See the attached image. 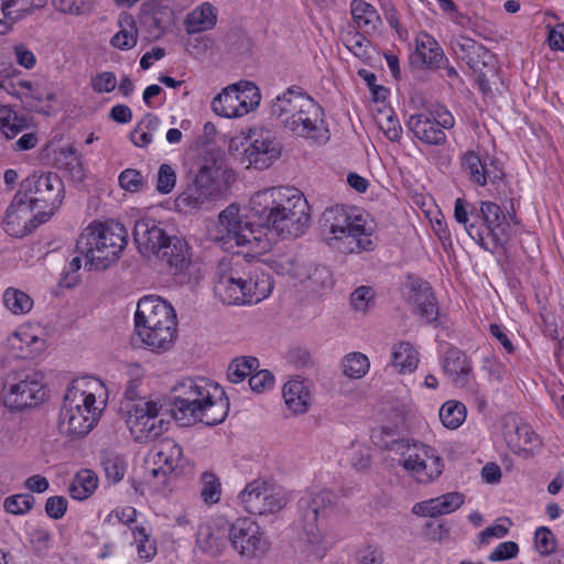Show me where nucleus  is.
<instances>
[{
    "label": "nucleus",
    "instance_id": "1",
    "mask_svg": "<svg viewBox=\"0 0 564 564\" xmlns=\"http://www.w3.org/2000/svg\"><path fill=\"white\" fill-rule=\"evenodd\" d=\"M308 203L294 187H271L253 194L249 213L240 214V207L230 204L218 215L217 236L225 248L246 246L261 239L265 229L283 239L296 238L308 226Z\"/></svg>",
    "mask_w": 564,
    "mask_h": 564
},
{
    "label": "nucleus",
    "instance_id": "2",
    "mask_svg": "<svg viewBox=\"0 0 564 564\" xmlns=\"http://www.w3.org/2000/svg\"><path fill=\"white\" fill-rule=\"evenodd\" d=\"M272 289L271 276L259 260L220 262L215 273V294L227 305L259 303Z\"/></svg>",
    "mask_w": 564,
    "mask_h": 564
},
{
    "label": "nucleus",
    "instance_id": "3",
    "mask_svg": "<svg viewBox=\"0 0 564 564\" xmlns=\"http://www.w3.org/2000/svg\"><path fill=\"white\" fill-rule=\"evenodd\" d=\"M454 217L464 225L468 236L481 248L495 252L510 237L511 226L502 208L494 202H480V207L470 206L464 198H457Z\"/></svg>",
    "mask_w": 564,
    "mask_h": 564
},
{
    "label": "nucleus",
    "instance_id": "4",
    "mask_svg": "<svg viewBox=\"0 0 564 564\" xmlns=\"http://www.w3.org/2000/svg\"><path fill=\"white\" fill-rule=\"evenodd\" d=\"M127 243L128 231L120 223H94L80 234L76 250L89 270H105L118 261Z\"/></svg>",
    "mask_w": 564,
    "mask_h": 564
},
{
    "label": "nucleus",
    "instance_id": "5",
    "mask_svg": "<svg viewBox=\"0 0 564 564\" xmlns=\"http://www.w3.org/2000/svg\"><path fill=\"white\" fill-rule=\"evenodd\" d=\"M321 224L333 235L332 239L341 241L347 253L371 251L376 247L371 228L366 227L362 215L354 208L333 206L322 214Z\"/></svg>",
    "mask_w": 564,
    "mask_h": 564
},
{
    "label": "nucleus",
    "instance_id": "6",
    "mask_svg": "<svg viewBox=\"0 0 564 564\" xmlns=\"http://www.w3.org/2000/svg\"><path fill=\"white\" fill-rule=\"evenodd\" d=\"M18 193L37 210L40 221H48L64 199V183L53 172H34L20 183Z\"/></svg>",
    "mask_w": 564,
    "mask_h": 564
},
{
    "label": "nucleus",
    "instance_id": "7",
    "mask_svg": "<svg viewBox=\"0 0 564 564\" xmlns=\"http://www.w3.org/2000/svg\"><path fill=\"white\" fill-rule=\"evenodd\" d=\"M383 447L399 455V465L413 473L421 482L432 481L443 471L442 458L423 443L398 438L386 442Z\"/></svg>",
    "mask_w": 564,
    "mask_h": 564
},
{
    "label": "nucleus",
    "instance_id": "8",
    "mask_svg": "<svg viewBox=\"0 0 564 564\" xmlns=\"http://www.w3.org/2000/svg\"><path fill=\"white\" fill-rule=\"evenodd\" d=\"M230 173L215 161L199 167L194 184L176 199L178 207L200 208L209 197L221 195L228 187Z\"/></svg>",
    "mask_w": 564,
    "mask_h": 564
},
{
    "label": "nucleus",
    "instance_id": "9",
    "mask_svg": "<svg viewBox=\"0 0 564 564\" xmlns=\"http://www.w3.org/2000/svg\"><path fill=\"white\" fill-rule=\"evenodd\" d=\"M334 495L328 490L305 491L297 500V524L303 531L301 539L318 545L322 533L318 521L328 516L334 507Z\"/></svg>",
    "mask_w": 564,
    "mask_h": 564
},
{
    "label": "nucleus",
    "instance_id": "10",
    "mask_svg": "<svg viewBox=\"0 0 564 564\" xmlns=\"http://www.w3.org/2000/svg\"><path fill=\"white\" fill-rule=\"evenodd\" d=\"M454 51L474 73L482 94L491 91V84L498 79V61L496 55L475 40L460 36L455 43Z\"/></svg>",
    "mask_w": 564,
    "mask_h": 564
},
{
    "label": "nucleus",
    "instance_id": "11",
    "mask_svg": "<svg viewBox=\"0 0 564 564\" xmlns=\"http://www.w3.org/2000/svg\"><path fill=\"white\" fill-rule=\"evenodd\" d=\"M44 376L40 371H22L13 376V381L4 384L3 404L10 411L33 408L45 401L47 391L43 383Z\"/></svg>",
    "mask_w": 564,
    "mask_h": 564
},
{
    "label": "nucleus",
    "instance_id": "12",
    "mask_svg": "<svg viewBox=\"0 0 564 564\" xmlns=\"http://www.w3.org/2000/svg\"><path fill=\"white\" fill-rule=\"evenodd\" d=\"M210 390L217 392L219 386L205 378H186L180 381L172 389V412L175 420L183 425H189L200 403L208 400Z\"/></svg>",
    "mask_w": 564,
    "mask_h": 564
},
{
    "label": "nucleus",
    "instance_id": "13",
    "mask_svg": "<svg viewBox=\"0 0 564 564\" xmlns=\"http://www.w3.org/2000/svg\"><path fill=\"white\" fill-rule=\"evenodd\" d=\"M127 424L139 443L158 438L165 430L163 419H159L162 405L153 400L139 399L135 403H126Z\"/></svg>",
    "mask_w": 564,
    "mask_h": 564
},
{
    "label": "nucleus",
    "instance_id": "14",
    "mask_svg": "<svg viewBox=\"0 0 564 564\" xmlns=\"http://www.w3.org/2000/svg\"><path fill=\"white\" fill-rule=\"evenodd\" d=\"M261 95L251 82H239L224 88L212 101L213 111L224 118L241 117L259 106Z\"/></svg>",
    "mask_w": 564,
    "mask_h": 564
},
{
    "label": "nucleus",
    "instance_id": "15",
    "mask_svg": "<svg viewBox=\"0 0 564 564\" xmlns=\"http://www.w3.org/2000/svg\"><path fill=\"white\" fill-rule=\"evenodd\" d=\"M228 543L245 558H253L268 550L267 540L259 524L250 518L228 522Z\"/></svg>",
    "mask_w": 564,
    "mask_h": 564
},
{
    "label": "nucleus",
    "instance_id": "16",
    "mask_svg": "<svg viewBox=\"0 0 564 564\" xmlns=\"http://www.w3.org/2000/svg\"><path fill=\"white\" fill-rule=\"evenodd\" d=\"M247 141L249 144L245 149V156L249 166L264 170L281 156L282 145L274 132L269 129H250Z\"/></svg>",
    "mask_w": 564,
    "mask_h": 564
},
{
    "label": "nucleus",
    "instance_id": "17",
    "mask_svg": "<svg viewBox=\"0 0 564 564\" xmlns=\"http://www.w3.org/2000/svg\"><path fill=\"white\" fill-rule=\"evenodd\" d=\"M239 499L247 512L259 516L275 513L286 505V499L280 491L260 479L248 484Z\"/></svg>",
    "mask_w": 564,
    "mask_h": 564
},
{
    "label": "nucleus",
    "instance_id": "18",
    "mask_svg": "<svg viewBox=\"0 0 564 564\" xmlns=\"http://www.w3.org/2000/svg\"><path fill=\"white\" fill-rule=\"evenodd\" d=\"M45 223L40 221L37 210L17 192L3 218L6 232L12 237L22 238Z\"/></svg>",
    "mask_w": 564,
    "mask_h": 564
},
{
    "label": "nucleus",
    "instance_id": "19",
    "mask_svg": "<svg viewBox=\"0 0 564 564\" xmlns=\"http://www.w3.org/2000/svg\"><path fill=\"white\" fill-rule=\"evenodd\" d=\"M405 300L412 311L425 323L432 324L438 318V305L431 284L420 278L408 276Z\"/></svg>",
    "mask_w": 564,
    "mask_h": 564
},
{
    "label": "nucleus",
    "instance_id": "20",
    "mask_svg": "<svg viewBox=\"0 0 564 564\" xmlns=\"http://www.w3.org/2000/svg\"><path fill=\"white\" fill-rule=\"evenodd\" d=\"M301 110L304 115H313L316 110V101L300 86L289 87L271 105V115L283 126L284 120H291Z\"/></svg>",
    "mask_w": 564,
    "mask_h": 564
},
{
    "label": "nucleus",
    "instance_id": "21",
    "mask_svg": "<svg viewBox=\"0 0 564 564\" xmlns=\"http://www.w3.org/2000/svg\"><path fill=\"white\" fill-rule=\"evenodd\" d=\"M195 542L202 553L210 557L220 556L228 543V521L216 519L200 524L196 532Z\"/></svg>",
    "mask_w": 564,
    "mask_h": 564
},
{
    "label": "nucleus",
    "instance_id": "22",
    "mask_svg": "<svg viewBox=\"0 0 564 564\" xmlns=\"http://www.w3.org/2000/svg\"><path fill=\"white\" fill-rule=\"evenodd\" d=\"M177 318H167V323H155L135 327L141 341L156 354H162L172 348L176 338Z\"/></svg>",
    "mask_w": 564,
    "mask_h": 564
},
{
    "label": "nucleus",
    "instance_id": "23",
    "mask_svg": "<svg viewBox=\"0 0 564 564\" xmlns=\"http://www.w3.org/2000/svg\"><path fill=\"white\" fill-rule=\"evenodd\" d=\"M160 249L154 253L156 258L167 267L170 273L181 274L191 264V252L188 243L181 237L167 236Z\"/></svg>",
    "mask_w": 564,
    "mask_h": 564
},
{
    "label": "nucleus",
    "instance_id": "24",
    "mask_svg": "<svg viewBox=\"0 0 564 564\" xmlns=\"http://www.w3.org/2000/svg\"><path fill=\"white\" fill-rule=\"evenodd\" d=\"M176 313L173 306L156 295H147L139 300L134 314V327L144 325H154L162 322L167 323V318L175 317Z\"/></svg>",
    "mask_w": 564,
    "mask_h": 564
},
{
    "label": "nucleus",
    "instance_id": "25",
    "mask_svg": "<svg viewBox=\"0 0 564 564\" xmlns=\"http://www.w3.org/2000/svg\"><path fill=\"white\" fill-rule=\"evenodd\" d=\"M99 409H90L88 411L70 410L62 408L58 419V430L62 434L75 437L85 436L90 432L99 417Z\"/></svg>",
    "mask_w": 564,
    "mask_h": 564
},
{
    "label": "nucleus",
    "instance_id": "26",
    "mask_svg": "<svg viewBox=\"0 0 564 564\" xmlns=\"http://www.w3.org/2000/svg\"><path fill=\"white\" fill-rule=\"evenodd\" d=\"M169 235L161 223L153 218H141L133 227V239L138 250L143 254H154Z\"/></svg>",
    "mask_w": 564,
    "mask_h": 564
},
{
    "label": "nucleus",
    "instance_id": "27",
    "mask_svg": "<svg viewBox=\"0 0 564 564\" xmlns=\"http://www.w3.org/2000/svg\"><path fill=\"white\" fill-rule=\"evenodd\" d=\"M442 369L452 382L459 388L467 387L473 377V366L469 357L456 347H451L445 351Z\"/></svg>",
    "mask_w": 564,
    "mask_h": 564
},
{
    "label": "nucleus",
    "instance_id": "28",
    "mask_svg": "<svg viewBox=\"0 0 564 564\" xmlns=\"http://www.w3.org/2000/svg\"><path fill=\"white\" fill-rule=\"evenodd\" d=\"M229 411V399L226 397L225 391L219 387L217 392H209L208 400H204L196 411L192 421H199L208 426H215L224 422Z\"/></svg>",
    "mask_w": 564,
    "mask_h": 564
},
{
    "label": "nucleus",
    "instance_id": "29",
    "mask_svg": "<svg viewBox=\"0 0 564 564\" xmlns=\"http://www.w3.org/2000/svg\"><path fill=\"white\" fill-rule=\"evenodd\" d=\"M408 127L420 141L426 144L441 145L446 141L444 129L425 113L410 116Z\"/></svg>",
    "mask_w": 564,
    "mask_h": 564
},
{
    "label": "nucleus",
    "instance_id": "30",
    "mask_svg": "<svg viewBox=\"0 0 564 564\" xmlns=\"http://www.w3.org/2000/svg\"><path fill=\"white\" fill-rule=\"evenodd\" d=\"M322 107L316 102V110L313 115H304L301 110L291 120H284L283 127L296 135L316 140L322 130Z\"/></svg>",
    "mask_w": 564,
    "mask_h": 564
},
{
    "label": "nucleus",
    "instance_id": "31",
    "mask_svg": "<svg viewBox=\"0 0 564 564\" xmlns=\"http://www.w3.org/2000/svg\"><path fill=\"white\" fill-rule=\"evenodd\" d=\"M53 164L59 171L65 172L74 182H83L85 170L76 148L62 147L54 150Z\"/></svg>",
    "mask_w": 564,
    "mask_h": 564
},
{
    "label": "nucleus",
    "instance_id": "32",
    "mask_svg": "<svg viewBox=\"0 0 564 564\" xmlns=\"http://www.w3.org/2000/svg\"><path fill=\"white\" fill-rule=\"evenodd\" d=\"M414 58L434 68H441L442 64L447 62L437 42L427 34H422L416 40V51L414 55L411 56V63H414Z\"/></svg>",
    "mask_w": 564,
    "mask_h": 564
},
{
    "label": "nucleus",
    "instance_id": "33",
    "mask_svg": "<svg viewBox=\"0 0 564 564\" xmlns=\"http://www.w3.org/2000/svg\"><path fill=\"white\" fill-rule=\"evenodd\" d=\"M350 13L355 26L362 33L376 31L381 23L380 15L375 7L364 0H352Z\"/></svg>",
    "mask_w": 564,
    "mask_h": 564
},
{
    "label": "nucleus",
    "instance_id": "34",
    "mask_svg": "<svg viewBox=\"0 0 564 564\" xmlns=\"http://www.w3.org/2000/svg\"><path fill=\"white\" fill-rule=\"evenodd\" d=\"M217 22V14L209 2L196 7L185 18V28L187 33H200L212 30Z\"/></svg>",
    "mask_w": 564,
    "mask_h": 564
},
{
    "label": "nucleus",
    "instance_id": "35",
    "mask_svg": "<svg viewBox=\"0 0 564 564\" xmlns=\"http://www.w3.org/2000/svg\"><path fill=\"white\" fill-rule=\"evenodd\" d=\"M118 23L120 30L111 37V46L121 51L133 48L137 45L139 36L133 17L130 13H121Z\"/></svg>",
    "mask_w": 564,
    "mask_h": 564
},
{
    "label": "nucleus",
    "instance_id": "36",
    "mask_svg": "<svg viewBox=\"0 0 564 564\" xmlns=\"http://www.w3.org/2000/svg\"><path fill=\"white\" fill-rule=\"evenodd\" d=\"M283 398L288 408L295 414L308 409L310 393L301 381H289L283 387Z\"/></svg>",
    "mask_w": 564,
    "mask_h": 564
},
{
    "label": "nucleus",
    "instance_id": "37",
    "mask_svg": "<svg viewBox=\"0 0 564 564\" xmlns=\"http://www.w3.org/2000/svg\"><path fill=\"white\" fill-rule=\"evenodd\" d=\"M98 487V477L90 469L79 470L69 485V495L75 500L89 498Z\"/></svg>",
    "mask_w": 564,
    "mask_h": 564
},
{
    "label": "nucleus",
    "instance_id": "38",
    "mask_svg": "<svg viewBox=\"0 0 564 564\" xmlns=\"http://www.w3.org/2000/svg\"><path fill=\"white\" fill-rule=\"evenodd\" d=\"M300 281L305 282L306 286L312 291L327 290L333 286V276L329 270L324 265H313L303 268V272H300Z\"/></svg>",
    "mask_w": 564,
    "mask_h": 564
},
{
    "label": "nucleus",
    "instance_id": "39",
    "mask_svg": "<svg viewBox=\"0 0 564 564\" xmlns=\"http://www.w3.org/2000/svg\"><path fill=\"white\" fill-rule=\"evenodd\" d=\"M28 124V118L19 115L11 106L0 107V131L7 139L17 137Z\"/></svg>",
    "mask_w": 564,
    "mask_h": 564
},
{
    "label": "nucleus",
    "instance_id": "40",
    "mask_svg": "<svg viewBox=\"0 0 564 564\" xmlns=\"http://www.w3.org/2000/svg\"><path fill=\"white\" fill-rule=\"evenodd\" d=\"M485 164L486 160H481L474 150H468L460 156L462 171L473 184L481 187L486 185Z\"/></svg>",
    "mask_w": 564,
    "mask_h": 564
},
{
    "label": "nucleus",
    "instance_id": "41",
    "mask_svg": "<svg viewBox=\"0 0 564 564\" xmlns=\"http://www.w3.org/2000/svg\"><path fill=\"white\" fill-rule=\"evenodd\" d=\"M100 463L109 481L117 484L122 480L127 470V463L122 455L110 449H102Z\"/></svg>",
    "mask_w": 564,
    "mask_h": 564
},
{
    "label": "nucleus",
    "instance_id": "42",
    "mask_svg": "<svg viewBox=\"0 0 564 564\" xmlns=\"http://www.w3.org/2000/svg\"><path fill=\"white\" fill-rule=\"evenodd\" d=\"M62 408H69L76 411L80 409L84 412L90 409H98L95 394L83 390L78 383H73L67 389Z\"/></svg>",
    "mask_w": 564,
    "mask_h": 564
},
{
    "label": "nucleus",
    "instance_id": "43",
    "mask_svg": "<svg viewBox=\"0 0 564 564\" xmlns=\"http://www.w3.org/2000/svg\"><path fill=\"white\" fill-rule=\"evenodd\" d=\"M392 364L400 372H412L419 365V355L408 341H401L393 347Z\"/></svg>",
    "mask_w": 564,
    "mask_h": 564
},
{
    "label": "nucleus",
    "instance_id": "44",
    "mask_svg": "<svg viewBox=\"0 0 564 564\" xmlns=\"http://www.w3.org/2000/svg\"><path fill=\"white\" fill-rule=\"evenodd\" d=\"M258 367L259 360L256 357L235 358L228 366L227 378L232 383H239L250 377Z\"/></svg>",
    "mask_w": 564,
    "mask_h": 564
},
{
    "label": "nucleus",
    "instance_id": "45",
    "mask_svg": "<svg viewBox=\"0 0 564 564\" xmlns=\"http://www.w3.org/2000/svg\"><path fill=\"white\" fill-rule=\"evenodd\" d=\"M465 419L466 408L458 401H447L440 409V420L448 429L459 427Z\"/></svg>",
    "mask_w": 564,
    "mask_h": 564
},
{
    "label": "nucleus",
    "instance_id": "46",
    "mask_svg": "<svg viewBox=\"0 0 564 564\" xmlns=\"http://www.w3.org/2000/svg\"><path fill=\"white\" fill-rule=\"evenodd\" d=\"M3 303L13 314H25L33 306V301L26 293L13 288L4 291Z\"/></svg>",
    "mask_w": 564,
    "mask_h": 564
},
{
    "label": "nucleus",
    "instance_id": "47",
    "mask_svg": "<svg viewBox=\"0 0 564 564\" xmlns=\"http://www.w3.org/2000/svg\"><path fill=\"white\" fill-rule=\"evenodd\" d=\"M343 369L349 378H362L369 370L368 357L361 352H350L343 360Z\"/></svg>",
    "mask_w": 564,
    "mask_h": 564
},
{
    "label": "nucleus",
    "instance_id": "48",
    "mask_svg": "<svg viewBox=\"0 0 564 564\" xmlns=\"http://www.w3.org/2000/svg\"><path fill=\"white\" fill-rule=\"evenodd\" d=\"M52 3L63 13L84 15L93 11L96 0H52Z\"/></svg>",
    "mask_w": 564,
    "mask_h": 564
},
{
    "label": "nucleus",
    "instance_id": "49",
    "mask_svg": "<svg viewBox=\"0 0 564 564\" xmlns=\"http://www.w3.org/2000/svg\"><path fill=\"white\" fill-rule=\"evenodd\" d=\"M137 543L138 554L143 560H151L156 554V544L151 541L144 527L131 529Z\"/></svg>",
    "mask_w": 564,
    "mask_h": 564
},
{
    "label": "nucleus",
    "instance_id": "50",
    "mask_svg": "<svg viewBox=\"0 0 564 564\" xmlns=\"http://www.w3.org/2000/svg\"><path fill=\"white\" fill-rule=\"evenodd\" d=\"M35 499L30 494H20L7 497L3 502L4 509L12 514H25L34 506Z\"/></svg>",
    "mask_w": 564,
    "mask_h": 564
},
{
    "label": "nucleus",
    "instance_id": "51",
    "mask_svg": "<svg viewBox=\"0 0 564 564\" xmlns=\"http://www.w3.org/2000/svg\"><path fill=\"white\" fill-rule=\"evenodd\" d=\"M202 492L203 500L207 503H216L220 499L221 489L220 481L213 473L205 471L202 475Z\"/></svg>",
    "mask_w": 564,
    "mask_h": 564
},
{
    "label": "nucleus",
    "instance_id": "52",
    "mask_svg": "<svg viewBox=\"0 0 564 564\" xmlns=\"http://www.w3.org/2000/svg\"><path fill=\"white\" fill-rule=\"evenodd\" d=\"M120 186L130 193H138L145 188L147 183L141 172L135 169H126L119 175Z\"/></svg>",
    "mask_w": 564,
    "mask_h": 564
},
{
    "label": "nucleus",
    "instance_id": "53",
    "mask_svg": "<svg viewBox=\"0 0 564 564\" xmlns=\"http://www.w3.org/2000/svg\"><path fill=\"white\" fill-rule=\"evenodd\" d=\"M508 442L514 443L517 446L534 445L538 436L528 424H514L513 432H505Z\"/></svg>",
    "mask_w": 564,
    "mask_h": 564
},
{
    "label": "nucleus",
    "instance_id": "54",
    "mask_svg": "<svg viewBox=\"0 0 564 564\" xmlns=\"http://www.w3.org/2000/svg\"><path fill=\"white\" fill-rule=\"evenodd\" d=\"M183 448L174 443L167 442L163 445V448L156 453L158 460L155 464H163L167 467L169 471H172L175 467V463L182 457Z\"/></svg>",
    "mask_w": 564,
    "mask_h": 564
},
{
    "label": "nucleus",
    "instance_id": "55",
    "mask_svg": "<svg viewBox=\"0 0 564 564\" xmlns=\"http://www.w3.org/2000/svg\"><path fill=\"white\" fill-rule=\"evenodd\" d=\"M226 46L234 53L242 54L249 51L250 39L243 30L231 29L226 36Z\"/></svg>",
    "mask_w": 564,
    "mask_h": 564
},
{
    "label": "nucleus",
    "instance_id": "56",
    "mask_svg": "<svg viewBox=\"0 0 564 564\" xmlns=\"http://www.w3.org/2000/svg\"><path fill=\"white\" fill-rule=\"evenodd\" d=\"M534 544L538 552L542 555L551 554L556 547L555 538L546 527H541L535 531Z\"/></svg>",
    "mask_w": 564,
    "mask_h": 564
},
{
    "label": "nucleus",
    "instance_id": "57",
    "mask_svg": "<svg viewBox=\"0 0 564 564\" xmlns=\"http://www.w3.org/2000/svg\"><path fill=\"white\" fill-rule=\"evenodd\" d=\"M176 183V173L170 164H162L158 172L156 191L161 194H169Z\"/></svg>",
    "mask_w": 564,
    "mask_h": 564
},
{
    "label": "nucleus",
    "instance_id": "58",
    "mask_svg": "<svg viewBox=\"0 0 564 564\" xmlns=\"http://www.w3.org/2000/svg\"><path fill=\"white\" fill-rule=\"evenodd\" d=\"M412 511L417 516L430 518L445 514L438 497L415 503Z\"/></svg>",
    "mask_w": 564,
    "mask_h": 564
},
{
    "label": "nucleus",
    "instance_id": "59",
    "mask_svg": "<svg viewBox=\"0 0 564 564\" xmlns=\"http://www.w3.org/2000/svg\"><path fill=\"white\" fill-rule=\"evenodd\" d=\"M519 553V546L513 541H506L497 545L489 554L488 560L491 562H501L514 558Z\"/></svg>",
    "mask_w": 564,
    "mask_h": 564
},
{
    "label": "nucleus",
    "instance_id": "60",
    "mask_svg": "<svg viewBox=\"0 0 564 564\" xmlns=\"http://www.w3.org/2000/svg\"><path fill=\"white\" fill-rule=\"evenodd\" d=\"M274 384V377L269 370L252 372L249 378V386L254 392H264Z\"/></svg>",
    "mask_w": 564,
    "mask_h": 564
},
{
    "label": "nucleus",
    "instance_id": "61",
    "mask_svg": "<svg viewBox=\"0 0 564 564\" xmlns=\"http://www.w3.org/2000/svg\"><path fill=\"white\" fill-rule=\"evenodd\" d=\"M117 86V78L112 72H102L91 79V88L95 93H110Z\"/></svg>",
    "mask_w": 564,
    "mask_h": 564
},
{
    "label": "nucleus",
    "instance_id": "62",
    "mask_svg": "<svg viewBox=\"0 0 564 564\" xmlns=\"http://www.w3.org/2000/svg\"><path fill=\"white\" fill-rule=\"evenodd\" d=\"M358 76L361 77L368 85L372 99L375 101H383L388 96V89L381 85H377V76L367 69H359Z\"/></svg>",
    "mask_w": 564,
    "mask_h": 564
},
{
    "label": "nucleus",
    "instance_id": "63",
    "mask_svg": "<svg viewBox=\"0 0 564 564\" xmlns=\"http://www.w3.org/2000/svg\"><path fill=\"white\" fill-rule=\"evenodd\" d=\"M172 11L167 7L154 6L150 17V28L163 32L166 29Z\"/></svg>",
    "mask_w": 564,
    "mask_h": 564
},
{
    "label": "nucleus",
    "instance_id": "64",
    "mask_svg": "<svg viewBox=\"0 0 564 564\" xmlns=\"http://www.w3.org/2000/svg\"><path fill=\"white\" fill-rule=\"evenodd\" d=\"M358 564H382L383 556L379 547L367 545L358 551Z\"/></svg>",
    "mask_w": 564,
    "mask_h": 564
}]
</instances>
